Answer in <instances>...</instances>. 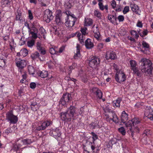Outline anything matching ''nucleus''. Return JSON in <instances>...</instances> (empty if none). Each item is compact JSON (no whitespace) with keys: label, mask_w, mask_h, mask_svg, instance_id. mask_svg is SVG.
I'll list each match as a JSON object with an SVG mask.
<instances>
[{"label":"nucleus","mask_w":153,"mask_h":153,"mask_svg":"<svg viewBox=\"0 0 153 153\" xmlns=\"http://www.w3.org/2000/svg\"><path fill=\"white\" fill-rule=\"evenodd\" d=\"M142 45L143 47L144 48H148L149 47V44L146 43L145 42L143 41L142 42Z\"/></svg>","instance_id":"nucleus-49"},{"label":"nucleus","mask_w":153,"mask_h":153,"mask_svg":"<svg viewBox=\"0 0 153 153\" xmlns=\"http://www.w3.org/2000/svg\"><path fill=\"white\" fill-rule=\"evenodd\" d=\"M62 11L60 10H58L56 12V14L55 17V22L58 25L61 24L62 20L61 17L62 16Z\"/></svg>","instance_id":"nucleus-13"},{"label":"nucleus","mask_w":153,"mask_h":153,"mask_svg":"<svg viewBox=\"0 0 153 153\" xmlns=\"http://www.w3.org/2000/svg\"><path fill=\"white\" fill-rule=\"evenodd\" d=\"M92 91L97 98L99 99H101L102 98V93L101 91L98 88L96 87L93 88L92 89Z\"/></svg>","instance_id":"nucleus-12"},{"label":"nucleus","mask_w":153,"mask_h":153,"mask_svg":"<svg viewBox=\"0 0 153 153\" xmlns=\"http://www.w3.org/2000/svg\"><path fill=\"white\" fill-rule=\"evenodd\" d=\"M6 115L7 119L8 121H10V124H15L18 121V118L13 115L11 112H7Z\"/></svg>","instance_id":"nucleus-6"},{"label":"nucleus","mask_w":153,"mask_h":153,"mask_svg":"<svg viewBox=\"0 0 153 153\" xmlns=\"http://www.w3.org/2000/svg\"><path fill=\"white\" fill-rule=\"evenodd\" d=\"M128 115L126 113L125 111H123L122 112L121 120L122 123H125L126 121L128 120Z\"/></svg>","instance_id":"nucleus-21"},{"label":"nucleus","mask_w":153,"mask_h":153,"mask_svg":"<svg viewBox=\"0 0 153 153\" xmlns=\"http://www.w3.org/2000/svg\"><path fill=\"white\" fill-rule=\"evenodd\" d=\"M61 32V31L59 30V28H57L56 30L53 33L54 34L59 36Z\"/></svg>","instance_id":"nucleus-58"},{"label":"nucleus","mask_w":153,"mask_h":153,"mask_svg":"<svg viewBox=\"0 0 153 153\" xmlns=\"http://www.w3.org/2000/svg\"><path fill=\"white\" fill-rule=\"evenodd\" d=\"M38 75L40 76L41 77L45 78L48 76V73L47 71H43L40 72L38 74Z\"/></svg>","instance_id":"nucleus-30"},{"label":"nucleus","mask_w":153,"mask_h":153,"mask_svg":"<svg viewBox=\"0 0 153 153\" xmlns=\"http://www.w3.org/2000/svg\"><path fill=\"white\" fill-rule=\"evenodd\" d=\"M76 110L74 106L71 105L68 108L67 111L61 113L60 116L61 119L66 121H70L71 119H74V115L77 114Z\"/></svg>","instance_id":"nucleus-2"},{"label":"nucleus","mask_w":153,"mask_h":153,"mask_svg":"<svg viewBox=\"0 0 153 153\" xmlns=\"http://www.w3.org/2000/svg\"><path fill=\"white\" fill-rule=\"evenodd\" d=\"M31 30H33V31H32V32H38V29L36 28V27L33 26L31 27Z\"/></svg>","instance_id":"nucleus-61"},{"label":"nucleus","mask_w":153,"mask_h":153,"mask_svg":"<svg viewBox=\"0 0 153 153\" xmlns=\"http://www.w3.org/2000/svg\"><path fill=\"white\" fill-rule=\"evenodd\" d=\"M57 28L55 26H53L51 28V31L53 33L56 30Z\"/></svg>","instance_id":"nucleus-64"},{"label":"nucleus","mask_w":153,"mask_h":153,"mask_svg":"<svg viewBox=\"0 0 153 153\" xmlns=\"http://www.w3.org/2000/svg\"><path fill=\"white\" fill-rule=\"evenodd\" d=\"M28 72L30 74L33 75L34 74V69L32 66H30L28 68Z\"/></svg>","instance_id":"nucleus-39"},{"label":"nucleus","mask_w":153,"mask_h":153,"mask_svg":"<svg viewBox=\"0 0 153 153\" xmlns=\"http://www.w3.org/2000/svg\"><path fill=\"white\" fill-rule=\"evenodd\" d=\"M28 32L31 35L33 39H36L37 38L38 36L37 34L38 32H32L31 30Z\"/></svg>","instance_id":"nucleus-34"},{"label":"nucleus","mask_w":153,"mask_h":153,"mask_svg":"<svg viewBox=\"0 0 153 153\" xmlns=\"http://www.w3.org/2000/svg\"><path fill=\"white\" fill-rule=\"evenodd\" d=\"M100 59L96 56H93L89 59V65L91 68H95L100 64Z\"/></svg>","instance_id":"nucleus-4"},{"label":"nucleus","mask_w":153,"mask_h":153,"mask_svg":"<svg viewBox=\"0 0 153 153\" xmlns=\"http://www.w3.org/2000/svg\"><path fill=\"white\" fill-rule=\"evenodd\" d=\"M98 5L99 7V8L100 10H104V6L103 5L102 3L101 2H99L98 3Z\"/></svg>","instance_id":"nucleus-52"},{"label":"nucleus","mask_w":153,"mask_h":153,"mask_svg":"<svg viewBox=\"0 0 153 153\" xmlns=\"http://www.w3.org/2000/svg\"><path fill=\"white\" fill-rule=\"evenodd\" d=\"M27 45L28 47L31 48L35 44V41L33 39H32L27 41Z\"/></svg>","instance_id":"nucleus-31"},{"label":"nucleus","mask_w":153,"mask_h":153,"mask_svg":"<svg viewBox=\"0 0 153 153\" xmlns=\"http://www.w3.org/2000/svg\"><path fill=\"white\" fill-rule=\"evenodd\" d=\"M125 125L126 127H129V128H131L132 126H134L132 120H129L128 122L126 123Z\"/></svg>","instance_id":"nucleus-36"},{"label":"nucleus","mask_w":153,"mask_h":153,"mask_svg":"<svg viewBox=\"0 0 153 153\" xmlns=\"http://www.w3.org/2000/svg\"><path fill=\"white\" fill-rule=\"evenodd\" d=\"M94 15L98 17H99L100 16V13L99 11L95 10L94 11Z\"/></svg>","instance_id":"nucleus-59"},{"label":"nucleus","mask_w":153,"mask_h":153,"mask_svg":"<svg viewBox=\"0 0 153 153\" xmlns=\"http://www.w3.org/2000/svg\"><path fill=\"white\" fill-rule=\"evenodd\" d=\"M21 142L23 143V145H27L33 143V140H32L30 138H27L22 140Z\"/></svg>","instance_id":"nucleus-26"},{"label":"nucleus","mask_w":153,"mask_h":153,"mask_svg":"<svg viewBox=\"0 0 153 153\" xmlns=\"http://www.w3.org/2000/svg\"><path fill=\"white\" fill-rule=\"evenodd\" d=\"M130 7L133 12H135L137 14H140V10L137 5L135 4H131Z\"/></svg>","instance_id":"nucleus-20"},{"label":"nucleus","mask_w":153,"mask_h":153,"mask_svg":"<svg viewBox=\"0 0 153 153\" xmlns=\"http://www.w3.org/2000/svg\"><path fill=\"white\" fill-rule=\"evenodd\" d=\"M87 78L86 75L82 76V80L84 82H87Z\"/></svg>","instance_id":"nucleus-54"},{"label":"nucleus","mask_w":153,"mask_h":153,"mask_svg":"<svg viewBox=\"0 0 153 153\" xmlns=\"http://www.w3.org/2000/svg\"><path fill=\"white\" fill-rule=\"evenodd\" d=\"M129 63L131 65V69L136 67L137 63L135 61L133 60H130Z\"/></svg>","instance_id":"nucleus-32"},{"label":"nucleus","mask_w":153,"mask_h":153,"mask_svg":"<svg viewBox=\"0 0 153 153\" xmlns=\"http://www.w3.org/2000/svg\"><path fill=\"white\" fill-rule=\"evenodd\" d=\"M126 78V76L122 71L117 72L115 75V79L119 83H121L124 81Z\"/></svg>","instance_id":"nucleus-5"},{"label":"nucleus","mask_w":153,"mask_h":153,"mask_svg":"<svg viewBox=\"0 0 153 153\" xmlns=\"http://www.w3.org/2000/svg\"><path fill=\"white\" fill-rule=\"evenodd\" d=\"M39 31L41 34L42 35H45L46 33L45 30L43 27H40L39 29Z\"/></svg>","instance_id":"nucleus-44"},{"label":"nucleus","mask_w":153,"mask_h":153,"mask_svg":"<svg viewBox=\"0 0 153 153\" xmlns=\"http://www.w3.org/2000/svg\"><path fill=\"white\" fill-rule=\"evenodd\" d=\"M143 134V135L145 134L146 136L150 135L151 134L150 130L148 129L145 130Z\"/></svg>","instance_id":"nucleus-50"},{"label":"nucleus","mask_w":153,"mask_h":153,"mask_svg":"<svg viewBox=\"0 0 153 153\" xmlns=\"http://www.w3.org/2000/svg\"><path fill=\"white\" fill-rule=\"evenodd\" d=\"M108 19L110 21V22L112 23H114V21L112 20V15H111L108 14L107 16Z\"/></svg>","instance_id":"nucleus-56"},{"label":"nucleus","mask_w":153,"mask_h":153,"mask_svg":"<svg viewBox=\"0 0 153 153\" xmlns=\"http://www.w3.org/2000/svg\"><path fill=\"white\" fill-rule=\"evenodd\" d=\"M129 10V7L128 6H126L123 12L124 14H126L128 12Z\"/></svg>","instance_id":"nucleus-48"},{"label":"nucleus","mask_w":153,"mask_h":153,"mask_svg":"<svg viewBox=\"0 0 153 153\" xmlns=\"http://www.w3.org/2000/svg\"><path fill=\"white\" fill-rule=\"evenodd\" d=\"M11 0H2L1 3H3V4H6V5H9L11 2Z\"/></svg>","instance_id":"nucleus-47"},{"label":"nucleus","mask_w":153,"mask_h":153,"mask_svg":"<svg viewBox=\"0 0 153 153\" xmlns=\"http://www.w3.org/2000/svg\"><path fill=\"white\" fill-rule=\"evenodd\" d=\"M12 132V131L11 129L10 128H9L5 130V133L7 134H8L9 133H11Z\"/></svg>","instance_id":"nucleus-60"},{"label":"nucleus","mask_w":153,"mask_h":153,"mask_svg":"<svg viewBox=\"0 0 153 153\" xmlns=\"http://www.w3.org/2000/svg\"><path fill=\"white\" fill-rule=\"evenodd\" d=\"M51 124V122L48 121H45L40 124L41 126L42 127L44 130Z\"/></svg>","instance_id":"nucleus-29"},{"label":"nucleus","mask_w":153,"mask_h":153,"mask_svg":"<svg viewBox=\"0 0 153 153\" xmlns=\"http://www.w3.org/2000/svg\"><path fill=\"white\" fill-rule=\"evenodd\" d=\"M138 31L139 35L142 37L147 35L148 33V31L146 30H143L142 33L140 32V31Z\"/></svg>","instance_id":"nucleus-43"},{"label":"nucleus","mask_w":153,"mask_h":153,"mask_svg":"<svg viewBox=\"0 0 153 153\" xmlns=\"http://www.w3.org/2000/svg\"><path fill=\"white\" fill-rule=\"evenodd\" d=\"M104 45L102 43H100L98 44L97 45L98 48L100 49L101 50V49H102L103 48Z\"/></svg>","instance_id":"nucleus-63"},{"label":"nucleus","mask_w":153,"mask_h":153,"mask_svg":"<svg viewBox=\"0 0 153 153\" xmlns=\"http://www.w3.org/2000/svg\"><path fill=\"white\" fill-rule=\"evenodd\" d=\"M133 71L134 74H136L139 77H141V72L138 70L137 67L132 68L131 69Z\"/></svg>","instance_id":"nucleus-27"},{"label":"nucleus","mask_w":153,"mask_h":153,"mask_svg":"<svg viewBox=\"0 0 153 153\" xmlns=\"http://www.w3.org/2000/svg\"><path fill=\"white\" fill-rule=\"evenodd\" d=\"M65 13L67 16V18L69 16H71L73 18H76L75 15L69 11H66L65 12Z\"/></svg>","instance_id":"nucleus-38"},{"label":"nucleus","mask_w":153,"mask_h":153,"mask_svg":"<svg viewBox=\"0 0 153 153\" xmlns=\"http://www.w3.org/2000/svg\"><path fill=\"white\" fill-rule=\"evenodd\" d=\"M49 51L51 54H57L58 53V51L56 50L55 48L52 47L50 48Z\"/></svg>","instance_id":"nucleus-37"},{"label":"nucleus","mask_w":153,"mask_h":153,"mask_svg":"<svg viewBox=\"0 0 153 153\" xmlns=\"http://www.w3.org/2000/svg\"><path fill=\"white\" fill-rule=\"evenodd\" d=\"M41 56L37 51H36L34 53H33L31 56V58L33 60L36 59L37 58H39L40 60H42L41 57Z\"/></svg>","instance_id":"nucleus-24"},{"label":"nucleus","mask_w":153,"mask_h":153,"mask_svg":"<svg viewBox=\"0 0 153 153\" xmlns=\"http://www.w3.org/2000/svg\"><path fill=\"white\" fill-rule=\"evenodd\" d=\"M65 47L64 46H62L60 48L58 52L59 53H62V51L64 50Z\"/></svg>","instance_id":"nucleus-62"},{"label":"nucleus","mask_w":153,"mask_h":153,"mask_svg":"<svg viewBox=\"0 0 153 153\" xmlns=\"http://www.w3.org/2000/svg\"><path fill=\"white\" fill-rule=\"evenodd\" d=\"M72 98L71 95L69 94H63L59 101V104L62 105H65L67 103L70 101Z\"/></svg>","instance_id":"nucleus-7"},{"label":"nucleus","mask_w":153,"mask_h":153,"mask_svg":"<svg viewBox=\"0 0 153 153\" xmlns=\"http://www.w3.org/2000/svg\"><path fill=\"white\" fill-rule=\"evenodd\" d=\"M65 5L68 9L70 8L72 6V3L71 0H69L68 1H65Z\"/></svg>","instance_id":"nucleus-33"},{"label":"nucleus","mask_w":153,"mask_h":153,"mask_svg":"<svg viewBox=\"0 0 153 153\" xmlns=\"http://www.w3.org/2000/svg\"><path fill=\"white\" fill-rule=\"evenodd\" d=\"M52 135L53 137L55 138H56L57 137H59L61 135V134L59 129L56 128L54 130L52 131Z\"/></svg>","instance_id":"nucleus-18"},{"label":"nucleus","mask_w":153,"mask_h":153,"mask_svg":"<svg viewBox=\"0 0 153 153\" xmlns=\"http://www.w3.org/2000/svg\"><path fill=\"white\" fill-rule=\"evenodd\" d=\"M91 134L92 136V138L93 140V143L94 144V141L98 139V136L94 132H91Z\"/></svg>","instance_id":"nucleus-45"},{"label":"nucleus","mask_w":153,"mask_h":153,"mask_svg":"<svg viewBox=\"0 0 153 153\" xmlns=\"http://www.w3.org/2000/svg\"><path fill=\"white\" fill-rule=\"evenodd\" d=\"M15 14L16 16V20H19L20 21L22 20V13L20 10L18 9L15 13Z\"/></svg>","instance_id":"nucleus-25"},{"label":"nucleus","mask_w":153,"mask_h":153,"mask_svg":"<svg viewBox=\"0 0 153 153\" xmlns=\"http://www.w3.org/2000/svg\"><path fill=\"white\" fill-rule=\"evenodd\" d=\"M43 17L47 23L50 22L53 18L51 11L49 9L46 10L45 11Z\"/></svg>","instance_id":"nucleus-9"},{"label":"nucleus","mask_w":153,"mask_h":153,"mask_svg":"<svg viewBox=\"0 0 153 153\" xmlns=\"http://www.w3.org/2000/svg\"><path fill=\"white\" fill-rule=\"evenodd\" d=\"M37 50L40 53V54L44 55L46 53V51L43 45L41 44V41H38L36 43Z\"/></svg>","instance_id":"nucleus-10"},{"label":"nucleus","mask_w":153,"mask_h":153,"mask_svg":"<svg viewBox=\"0 0 153 153\" xmlns=\"http://www.w3.org/2000/svg\"><path fill=\"white\" fill-rule=\"evenodd\" d=\"M5 65V61L3 58L0 59V67H2Z\"/></svg>","instance_id":"nucleus-46"},{"label":"nucleus","mask_w":153,"mask_h":153,"mask_svg":"<svg viewBox=\"0 0 153 153\" xmlns=\"http://www.w3.org/2000/svg\"><path fill=\"white\" fill-rule=\"evenodd\" d=\"M17 66L20 68L22 69L25 66L26 63L25 60H21L19 61L16 62Z\"/></svg>","instance_id":"nucleus-19"},{"label":"nucleus","mask_w":153,"mask_h":153,"mask_svg":"<svg viewBox=\"0 0 153 153\" xmlns=\"http://www.w3.org/2000/svg\"><path fill=\"white\" fill-rule=\"evenodd\" d=\"M19 148L18 146L16 144H13V149L15 151H17L19 149Z\"/></svg>","instance_id":"nucleus-57"},{"label":"nucleus","mask_w":153,"mask_h":153,"mask_svg":"<svg viewBox=\"0 0 153 153\" xmlns=\"http://www.w3.org/2000/svg\"><path fill=\"white\" fill-rule=\"evenodd\" d=\"M145 115L146 117H147L150 120H153V110L149 106L146 107L145 112Z\"/></svg>","instance_id":"nucleus-11"},{"label":"nucleus","mask_w":153,"mask_h":153,"mask_svg":"<svg viewBox=\"0 0 153 153\" xmlns=\"http://www.w3.org/2000/svg\"><path fill=\"white\" fill-rule=\"evenodd\" d=\"M132 121L133 123V126H134L136 125L139 123L140 121L138 119L134 118L132 119Z\"/></svg>","instance_id":"nucleus-41"},{"label":"nucleus","mask_w":153,"mask_h":153,"mask_svg":"<svg viewBox=\"0 0 153 153\" xmlns=\"http://www.w3.org/2000/svg\"><path fill=\"white\" fill-rule=\"evenodd\" d=\"M85 45L86 48L88 49L92 48L94 46L93 43L90 39H88L85 41Z\"/></svg>","instance_id":"nucleus-16"},{"label":"nucleus","mask_w":153,"mask_h":153,"mask_svg":"<svg viewBox=\"0 0 153 153\" xmlns=\"http://www.w3.org/2000/svg\"><path fill=\"white\" fill-rule=\"evenodd\" d=\"M118 131L123 135H124L126 134V131L123 127H121L118 128Z\"/></svg>","instance_id":"nucleus-40"},{"label":"nucleus","mask_w":153,"mask_h":153,"mask_svg":"<svg viewBox=\"0 0 153 153\" xmlns=\"http://www.w3.org/2000/svg\"><path fill=\"white\" fill-rule=\"evenodd\" d=\"M103 109L106 113L105 114L106 119L107 121H110L112 120L115 123L118 122V119L115 112L109 108V107L106 106L103 108Z\"/></svg>","instance_id":"nucleus-3"},{"label":"nucleus","mask_w":153,"mask_h":153,"mask_svg":"<svg viewBox=\"0 0 153 153\" xmlns=\"http://www.w3.org/2000/svg\"><path fill=\"white\" fill-rule=\"evenodd\" d=\"M116 54L113 51H110L106 52L105 58L107 59L114 60L116 57Z\"/></svg>","instance_id":"nucleus-14"},{"label":"nucleus","mask_w":153,"mask_h":153,"mask_svg":"<svg viewBox=\"0 0 153 153\" xmlns=\"http://www.w3.org/2000/svg\"><path fill=\"white\" fill-rule=\"evenodd\" d=\"M30 87L32 89H34L36 87V84L34 82H31L30 85Z\"/></svg>","instance_id":"nucleus-55"},{"label":"nucleus","mask_w":153,"mask_h":153,"mask_svg":"<svg viewBox=\"0 0 153 153\" xmlns=\"http://www.w3.org/2000/svg\"><path fill=\"white\" fill-rule=\"evenodd\" d=\"M28 14H29V18L30 20H32L33 19V17L32 15V14L31 13V11L30 10H29L28 11Z\"/></svg>","instance_id":"nucleus-53"},{"label":"nucleus","mask_w":153,"mask_h":153,"mask_svg":"<svg viewBox=\"0 0 153 153\" xmlns=\"http://www.w3.org/2000/svg\"><path fill=\"white\" fill-rule=\"evenodd\" d=\"M76 20V18H73L71 16L68 17L67 19H66L65 22L66 26L68 27L69 29H71L74 25Z\"/></svg>","instance_id":"nucleus-8"},{"label":"nucleus","mask_w":153,"mask_h":153,"mask_svg":"<svg viewBox=\"0 0 153 153\" xmlns=\"http://www.w3.org/2000/svg\"><path fill=\"white\" fill-rule=\"evenodd\" d=\"M122 101L121 98H118L116 100H114L113 102V105L114 106L115 105L116 107H120V103Z\"/></svg>","instance_id":"nucleus-28"},{"label":"nucleus","mask_w":153,"mask_h":153,"mask_svg":"<svg viewBox=\"0 0 153 153\" xmlns=\"http://www.w3.org/2000/svg\"><path fill=\"white\" fill-rule=\"evenodd\" d=\"M92 29L94 34V37L97 39H98L100 37V35L98 27L97 26L95 27V25H94L92 27Z\"/></svg>","instance_id":"nucleus-17"},{"label":"nucleus","mask_w":153,"mask_h":153,"mask_svg":"<svg viewBox=\"0 0 153 153\" xmlns=\"http://www.w3.org/2000/svg\"><path fill=\"white\" fill-rule=\"evenodd\" d=\"M20 53L23 56H26L28 54L27 50L25 48L23 49L20 51Z\"/></svg>","instance_id":"nucleus-42"},{"label":"nucleus","mask_w":153,"mask_h":153,"mask_svg":"<svg viewBox=\"0 0 153 153\" xmlns=\"http://www.w3.org/2000/svg\"><path fill=\"white\" fill-rule=\"evenodd\" d=\"M93 22V20L92 19L90 18H85L84 25L85 26H90L92 24Z\"/></svg>","instance_id":"nucleus-22"},{"label":"nucleus","mask_w":153,"mask_h":153,"mask_svg":"<svg viewBox=\"0 0 153 153\" xmlns=\"http://www.w3.org/2000/svg\"><path fill=\"white\" fill-rule=\"evenodd\" d=\"M76 53L75 54L74 56V58L75 59H78L80 58L81 54L79 51V45L78 44H77L76 45Z\"/></svg>","instance_id":"nucleus-23"},{"label":"nucleus","mask_w":153,"mask_h":153,"mask_svg":"<svg viewBox=\"0 0 153 153\" xmlns=\"http://www.w3.org/2000/svg\"><path fill=\"white\" fill-rule=\"evenodd\" d=\"M87 28L84 27L83 28H81L80 30V31L82 33V37L83 36H85L86 34H87Z\"/></svg>","instance_id":"nucleus-35"},{"label":"nucleus","mask_w":153,"mask_h":153,"mask_svg":"<svg viewBox=\"0 0 153 153\" xmlns=\"http://www.w3.org/2000/svg\"><path fill=\"white\" fill-rule=\"evenodd\" d=\"M30 105L31 110L33 111H36L40 107V105L36 102V99H34L33 101L31 102Z\"/></svg>","instance_id":"nucleus-15"},{"label":"nucleus","mask_w":153,"mask_h":153,"mask_svg":"<svg viewBox=\"0 0 153 153\" xmlns=\"http://www.w3.org/2000/svg\"><path fill=\"white\" fill-rule=\"evenodd\" d=\"M117 19L120 22H123L124 20V17L123 16L120 15L118 17Z\"/></svg>","instance_id":"nucleus-51"},{"label":"nucleus","mask_w":153,"mask_h":153,"mask_svg":"<svg viewBox=\"0 0 153 153\" xmlns=\"http://www.w3.org/2000/svg\"><path fill=\"white\" fill-rule=\"evenodd\" d=\"M140 68L143 72L146 74H151L153 69L152 62L149 59L146 58H142L139 62Z\"/></svg>","instance_id":"nucleus-1"}]
</instances>
